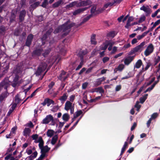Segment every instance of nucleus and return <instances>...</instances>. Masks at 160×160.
Wrapping results in <instances>:
<instances>
[{"label":"nucleus","mask_w":160,"mask_h":160,"mask_svg":"<svg viewBox=\"0 0 160 160\" xmlns=\"http://www.w3.org/2000/svg\"><path fill=\"white\" fill-rule=\"evenodd\" d=\"M74 23L67 22L62 25L58 27L54 31V33H61L62 36H66L70 32V28L74 25Z\"/></svg>","instance_id":"obj_1"},{"label":"nucleus","mask_w":160,"mask_h":160,"mask_svg":"<svg viewBox=\"0 0 160 160\" xmlns=\"http://www.w3.org/2000/svg\"><path fill=\"white\" fill-rule=\"evenodd\" d=\"M11 78H12V76L10 77L9 78L7 77L5 78L4 80L0 83V89H4L5 90L4 93L0 95V101L1 102L3 101L8 95L6 90L10 84L12 83V81L10 80V79Z\"/></svg>","instance_id":"obj_2"},{"label":"nucleus","mask_w":160,"mask_h":160,"mask_svg":"<svg viewBox=\"0 0 160 160\" xmlns=\"http://www.w3.org/2000/svg\"><path fill=\"white\" fill-rule=\"evenodd\" d=\"M115 44V42L112 40H106L101 46V49L102 50H105L109 46L108 50L109 51H111L112 46L114 45Z\"/></svg>","instance_id":"obj_3"},{"label":"nucleus","mask_w":160,"mask_h":160,"mask_svg":"<svg viewBox=\"0 0 160 160\" xmlns=\"http://www.w3.org/2000/svg\"><path fill=\"white\" fill-rule=\"evenodd\" d=\"M50 52V49H43L42 48L35 50L33 52V54L38 56L42 55L44 57H46Z\"/></svg>","instance_id":"obj_4"},{"label":"nucleus","mask_w":160,"mask_h":160,"mask_svg":"<svg viewBox=\"0 0 160 160\" xmlns=\"http://www.w3.org/2000/svg\"><path fill=\"white\" fill-rule=\"evenodd\" d=\"M22 70V67L17 66L16 68L13 71V73L15 74V77L14 78L12 82H14L15 83H17V82L21 75Z\"/></svg>","instance_id":"obj_5"},{"label":"nucleus","mask_w":160,"mask_h":160,"mask_svg":"<svg viewBox=\"0 0 160 160\" xmlns=\"http://www.w3.org/2000/svg\"><path fill=\"white\" fill-rule=\"evenodd\" d=\"M47 66V63L44 62H42L39 66L35 74L37 76L40 75L42 72H43L46 68Z\"/></svg>","instance_id":"obj_6"},{"label":"nucleus","mask_w":160,"mask_h":160,"mask_svg":"<svg viewBox=\"0 0 160 160\" xmlns=\"http://www.w3.org/2000/svg\"><path fill=\"white\" fill-rule=\"evenodd\" d=\"M74 104L69 101H67L65 104L64 109L68 111L69 110L70 111V113L72 114L74 112Z\"/></svg>","instance_id":"obj_7"},{"label":"nucleus","mask_w":160,"mask_h":160,"mask_svg":"<svg viewBox=\"0 0 160 160\" xmlns=\"http://www.w3.org/2000/svg\"><path fill=\"white\" fill-rule=\"evenodd\" d=\"M50 148H48L47 145L43 147L41 149V154L38 159V160H42V159L46 157L45 153L48 152L50 150Z\"/></svg>","instance_id":"obj_8"},{"label":"nucleus","mask_w":160,"mask_h":160,"mask_svg":"<svg viewBox=\"0 0 160 160\" xmlns=\"http://www.w3.org/2000/svg\"><path fill=\"white\" fill-rule=\"evenodd\" d=\"M154 48L152 44H149L144 51V54L146 56H148L151 54L153 51Z\"/></svg>","instance_id":"obj_9"},{"label":"nucleus","mask_w":160,"mask_h":160,"mask_svg":"<svg viewBox=\"0 0 160 160\" xmlns=\"http://www.w3.org/2000/svg\"><path fill=\"white\" fill-rule=\"evenodd\" d=\"M146 42L143 41L140 44V45L137 46L133 49V52H141L143 49V47L145 44Z\"/></svg>","instance_id":"obj_10"},{"label":"nucleus","mask_w":160,"mask_h":160,"mask_svg":"<svg viewBox=\"0 0 160 160\" xmlns=\"http://www.w3.org/2000/svg\"><path fill=\"white\" fill-rule=\"evenodd\" d=\"M140 9L143 10L145 12L146 16H148L151 13V9L148 6L146 7L143 6L140 8Z\"/></svg>","instance_id":"obj_11"},{"label":"nucleus","mask_w":160,"mask_h":160,"mask_svg":"<svg viewBox=\"0 0 160 160\" xmlns=\"http://www.w3.org/2000/svg\"><path fill=\"white\" fill-rule=\"evenodd\" d=\"M33 38V36L32 34H30L28 36L25 43L26 46L28 47H29L30 46Z\"/></svg>","instance_id":"obj_12"},{"label":"nucleus","mask_w":160,"mask_h":160,"mask_svg":"<svg viewBox=\"0 0 160 160\" xmlns=\"http://www.w3.org/2000/svg\"><path fill=\"white\" fill-rule=\"evenodd\" d=\"M53 117L51 115H47L46 118L42 120V123L44 124H48L52 120Z\"/></svg>","instance_id":"obj_13"},{"label":"nucleus","mask_w":160,"mask_h":160,"mask_svg":"<svg viewBox=\"0 0 160 160\" xmlns=\"http://www.w3.org/2000/svg\"><path fill=\"white\" fill-rule=\"evenodd\" d=\"M26 14V11L25 10H23L20 12L19 17V19L20 22H22L24 20V17Z\"/></svg>","instance_id":"obj_14"},{"label":"nucleus","mask_w":160,"mask_h":160,"mask_svg":"<svg viewBox=\"0 0 160 160\" xmlns=\"http://www.w3.org/2000/svg\"><path fill=\"white\" fill-rule=\"evenodd\" d=\"M80 53L82 52V55L80 57H81V62L79 64L78 66L77 67L76 69V70L77 71L78 70H79L80 68H81L82 67V65L83 64V57L82 56L83 55H85L86 54V52H84L83 51H80Z\"/></svg>","instance_id":"obj_15"},{"label":"nucleus","mask_w":160,"mask_h":160,"mask_svg":"<svg viewBox=\"0 0 160 160\" xmlns=\"http://www.w3.org/2000/svg\"><path fill=\"white\" fill-rule=\"evenodd\" d=\"M53 29L52 28L50 29L48 31H47L46 33L43 36L42 38L41 39L42 41V43L44 42V41L48 38V36H49L50 33L52 32Z\"/></svg>","instance_id":"obj_16"},{"label":"nucleus","mask_w":160,"mask_h":160,"mask_svg":"<svg viewBox=\"0 0 160 160\" xmlns=\"http://www.w3.org/2000/svg\"><path fill=\"white\" fill-rule=\"evenodd\" d=\"M35 143H39L38 144L39 147V148L41 149L44 146V142L42 139V138L40 136L39 137L37 141H36L35 142Z\"/></svg>","instance_id":"obj_17"},{"label":"nucleus","mask_w":160,"mask_h":160,"mask_svg":"<svg viewBox=\"0 0 160 160\" xmlns=\"http://www.w3.org/2000/svg\"><path fill=\"white\" fill-rule=\"evenodd\" d=\"M58 78L61 81H64L67 78L68 76L67 75H66V72L62 71Z\"/></svg>","instance_id":"obj_18"},{"label":"nucleus","mask_w":160,"mask_h":160,"mask_svg":"<svg viewBox=\"0 0 160 160\" xmlns=\"http://www.w3.org/2000/svg\"><path fill=\"white\" fill-rule=\"evenodd\" d=\"M91 2L90 0L82 1L79 4V5L81 6H85L91 5Z\"/></svg>","instance_id":"obj_19"},{"label":"nucleus","mask_w":160,"mask_h":160,"mask_svg":"<svg viewBox=\"0 0 160 160\" xmlns=\"http://www.w3.org/2000/svg\"><path fill=\"white\" fill-rule=\"evenodd\" d=\"M68 96V94L67 93H64L62 96L60 97L59 100L61 102L62 104L64 103V102L67 99Z\"/></svg>","instance_id":"obj_20"},{"label":"nucleus","mask_w":160,"mask_h":160,"mask_svg":"<svg viewBox=\"0 0 160 160\" xmlns=\"http://www.w3.org/2000/svg\"><path fill=\"white\" fill-rule=\"evenodd\" d=\"M57 49V50H59L58 52L61 53L62 55H64L66 52V49L64 47H62L61 46H58Z\"/></svg>","instance_id":"obj_21"},{"label":"nucleus","mask_w":160,"mask_h":160,"mask_svg":"<svg viewBox=\"0 0 160 160\" xmlns=\"http://www.w3.org/2000/svg\"><path fill=\"white\" fill-rule=\"evenodd\" d=\"M16 11L14 10H12L11 13V16L10 18V22H11L14 21L16 17Z\"/></svg>","instance_id":"obj_22"},{"label":"nucleus","mask_w":160,"mask_h":160,"mask_svg":"<svg viewBox=\"0 0 160 160\" xmlns=\"http://www.w3.org/2000/svg\"><path fill=\"white\" fill-rule=\"evenodd\" d=\"M88 8H79L74 11L73 12V15H76L81 12H83V11L86 10Z\"/></svg>","instance_id":"obj_23"},{"label":"nucleus","mask_w":160,"mask_h":160,"mask_svg":"<svg viewBox=\"0 0 160 160\" xmlns=\"http://www.w3.org/2000/svg\"><path fill=\"white\" fill-rule=\"evenodd\" d=\"M144 71V68L143 67L142 68V70L139 72V74L138 75H137V82H138L139 84L144 79V75L142 77L141 80H140L138 78L139 76V75H141L142 73Z\"/></svg>","instance_id":"obj_24"},{"label":"nucleus","mask_w":160,"mask_h":160,"mask_svg":"<svg viewBox=\"0 0 160 160\" xmlns=\"http://www.w3.org/2000/svg\"><path fill=\"white\" fill-rule=\"evenodd\" d=\"M134 57L133 56H129L126 58L124 60V63L125 64H129L133 60Z\"/></svg>","instance_id":"obj_25"},{"label":"nucleus","mask_w":160,"mask_h":160,"mask_svg":"<svg viewBox=\"0 0 160 160\" xmlns=\"http://www.w3.org/2000/svg\"><path fill=\"white\" fill-rule=\"evenodd\" d=\"M142 63L141 59H139L136 62L134 65V68H139L142 65Z\"/></svg>","instance_id":"obj_26"},{"label":"nucleus","mask_w":160,"mask_h":160,"mask_svg":"<svg viewBox=\"0 0 160 160\" xmlns=\"http://www.w3.org/2000/svg\"><path fill=\"white\" fill-rule=\"evenodd\" d=\"M31 131V130L28 128H25L23 132V135L25 136H29Z\"/></svg>","instance_id":"obj_27"},{"label":"nucleus","mask_w":160,"mask_h":160,"mask_svg":"<svg viewBox=\"0 0 160 160\" xmlns=\"http://www.w3.org/2000/svg\"><path fill=\"white\" fill-rule=\"evenodd\" d=\"M128 146V144L127 142H125L123 146V147L122 148L121 152L120 154V156H122V155L123 154V153L125 152V150H126V149L127 148Z\"/></svg>","instance_id":"obj_28"},{"label":"nucleus","mask_w":160,"mask_h":160,"mask_svg":"<svg viewBox=\"0 0 160 160\" xmlns=\"http://www.w3.org/2000/svg\"><path fill=\"white\" fill-rule=\"evenodd\" d=\"M116 34L115 31H112L108 32L107 34V36L110 38H112L116 36Z\"/></svg>","instance_id":"obj_29"},{"label":"nucleus","mask_w":160,"mask_h":160,"mask_svg":"<svg viewBox=\"0 0 160 160\" xmlns=\"http://www.w3.org/2000/svg\"><path fill=\"white\" fill-rule=\"evenodd\" d=\"M63 3L62 0H59L57 2L53 4L52 6L54 8H57L60 5Z\"/></svg>","instance_id":"obj_30"},{"label":"nucleus","mask_w":160,"mask_h":160,"mask_svg":"<svg viewBox=\"0 0 160 160\" xmlns=\"http://www.w3.org/2000/svg\"><path fill=\"white\" fill-rule=\"evenodd\" d=\"M95 92H99L101 94V96H102V94L104 92V90L103 89L102 87H99L98 88H95Z\"/></svg>","instance_id":"obj_31"},{"label":"nucleus","mask_w":160,"mask_h":160,"mask_svg":"<svg viewBox=\"0 0 160 160\" xmlns=\"http://www.w3.org/2000/svg\"><path fill=\"white\" fill-rule=\"evenodd\" d=\"M58 138V136L57 135H55L52 137L51 141V143L52 145L55 144Z\"/></svg>","instance_id":"obj_32"},{"label":"nucleus","mask_w":160,"mask_h":160,"mask_svg":"<svg viewBox=\"0 0 160 160\" xmlns=\"http://www.w3.org/2000/svg\"><path fill=\"white\" fill-rule=\"evenodd\" d=\"M69 116L68 113H65L63 114L62 119L65 121H67L69 119Z\"/></svg>","instance_id":"obj_33"},{"label":"nucleus","mask_w":160,"mask_h":160,"mask_svg":"<svg viewBox=\"0 0 160 160\" xmlns=\"http://www.w3.org/2000/svg\"><path fill=\"white\" fill-rule=\"evenodd\" d=\"M46 99L48 106H49L51 104H52L53 105L54 104V102L52 100L48 98H46Z\"/></svg>","instance_id":"obj_34"},{"label":"nucleus","mask_w":160,"mask_h":160,"mask_svg":"<svg viewBox=\"0 0 160 160\" xmlns=\"http://www.w3.org/2000/svg\"><path fill=\"white\" fill-rule=\"evenodd\" d=\"M39 4L40 2H36L32 4L30 6V7L33 10L38 7Z\"/></svg>","instance_id":"obj_35"},{"label":"nucleus","mask_w":160,"mask_h":160,"mask_svg":"<svg viewBox=\"0 0 160 160\" xmlns=\"http://www.w3.org/2000/svg\"><path fill=\"white\" fill-rule=\"evenodd\" d=\"M106 78L104 77H102V78L98 79L97 81V84L98 85H100L102 82L104 81L105 80Z\"/></svg>","instance_id":"obj_36"},{"label":"nucleus","mask_w":160,"mask_h":160,"mask_svg":"<svg viewBox=\"0 0 160 160\" xmlns=\"http://www.w3.org/2000/svg\"><path fill=\"white\" fill-rule=\"evenodd\" d=\"M82 113V112L81 110L78 111L76 112L73 115L74 118H76L79 117Z\"/></svg>","instance_id":"obj_37"},{"label":"nucleus","mask_w":160,"mask_h":160,"mask_svg":"<svg viewBox=\"0 0 160 160\" xmlns=\"http://www.w3.org/2000/svg\"><path fill=\"white\" fill-rule=\"evenodd\" d=\"M91 16L92 15H90L84 18L83 20L81 22L80 24L81 25L82 24L85 22H87V21H88L91 18Z\"/></svg>","instance_id":"obj_38"},{"label":"nucleus","mask_w":160,"mask_h":160,"mask_svg":"<svg viewBox=\"0 0 160 160\" xmlns=\"http://www.w3.org/2000/svg\"><path fill=\"white\" fill-rule=\"evenodd\" d=\"M47 134L48 137H51L53 135L54 131L52 130H48L47 132Z\"/></svg>","instance_id":"obj_39"},{"label":"nucleus","mask_w":160,"mask_h":160,"mask_svg":"<svg viewBox=\"0 0 160 160\" xmlns=\"http://www.w3.org/2000/svg\"><path fill=\"white\" fill-rule=\"evenodd\" d=\"M39 137H38V135L37 134H33L31 136V138L32 139L34 140V142L35 143V142L36 141H37Z\"/></svg>","instance_id":"obj_40"},{"label":"nucleus","mask_w":160,"mask_h":160,"mask_svg":"<svg viewBox=\"0 0 160 160\" xmlns=\"http://www.w3.org/2000/svg\"><path fill=\"white\" fill-rule=\"evenodd\" d=\"M77 4L76 2H73L71 3H70L68 5L66 6L67 8H71L73 7V6Z\"/></svg>","instance_id":"obj_41"},{"label":"nucleus","mask_w":160,"mask_h":160,"mask_svg":"<svg viewBox=\"0 0 160 160\" xmlns=\"http://www.w3.org/2000/svg\"><path fill=\"white\" fill-rule=\"evenodd\" d=\"M155 86V84H153L150 87L148 88L144 92L146 93L148 92H150L154 88Z\"/></svg>","instance_id":"obj_42"},{"label":"nucleus","mask_w":160,"mask_h":160,"mask_svg":"<svg viewBox=\"0 0 160 160\" xmlns=\"http://www.w3.org/2000/svg\"><path fill=\"white\" fill-rule=\"evenodd\" d=\"M55 58V60H52L51 61L52 64H53L55 62H56V63H58L61 59V58H59V56H58L57 58Z\"/></svg>","instance_id":"obj_43"},{"label":"nucleus","mask_w":160,"mask_h":160,"mask_svg":"<svg viewBox=\"0 0 160 160\" xmlns=\"http://www.w3.org/2000/svg\"><path fill=\"white\" fill-rule=\"evenodd\" d=\"M139 102L138 101L137 102L136 104L135 105V107L137 108V111L138 112L139 110L141 107V105L139 104Z\"/></svg>","instance_id":"obj_44"},{"label":"nucleus","mask_w":160,"mask_h":160,"mask_svg":"<svg viewBox=\"0 0 160 160\" xmlns=\"http://www.w3.org/2000/svg\"><path fill=\"white\" fill-rule=\"evenodd\" d=\"M6 30V28L3 26H2L0 27V33L4 32Z\"/></svg>","instance_id":"obj_45"},{"label":"nucleus","mask_w":160,"mask_h":160,"mask_svg":"<svg viewBox=\"0 0 160 160\" xmlns=\"http://www.w3.org/2000/svg\"><path fill=\"white\" fill-rule=\"evenodd\" d=\"M118 47L114 46L112 48V51L111 52V54H114L117 51Z\"/></svg>","instance_id":"obj_46"},{"label":"nucleus","mask_w":160,"mask_h":160,"mask_svg":"<svg viewBox=\"0 0 160 160\" xmlns=\"http://www.w3.org/2000/svg\"><path fill=\"white\" fill-rule=\"evenodd\" d=\"M124 66L122 64L119 65L118 67L116 68L117 70L121 71L123 69Z\"/></svg>","instance_id":"obj_47"},{"label":"nucleus","mask_w":160,"mask_h":160,"mask_svg":"<svg viewBox=\"0 0 160 160\" xmlns=\"http://www.w3.org/2000/svg\"><path fill=\"white\" fill-rule=\"evenodd\" d=\"M62 145V143H60V140L58 141V143L56 145L53 149V150H57L58 148L61 146Z\"/></svg>","instance_id":"obj_48"},{"label":"nucleus","mask_w":160,"mask_h":160,"mask_svg":"<svg viewBox=\"0 0 160 160\" xmlns=\"http://www.w3.org/2000/svg\"><path fill=\"white\" fill-rule=\"evenodd\" d=\"M96 8V7L95 5L93 6L92 7L91 10V12L92 14L94 13L95 12Z\"/></svg>","instance_id":"obj_49"},{"label":"nucleus","mask_w":160,"mask_h":160,"mask_svg":"<svg viewBox=\"0 0 160 160\" xmlns=\"http://www.w3.org/2000/svg\"><path fill=\"white\" fill-rule=\"evenodd\" d=\"M158 113H154L151 115V118H150L152 120L156 118L158 116Z\"/></svg>","instance_id":"obj_50"},{"label":"nucleus","mask_w":160,"mask_h":160,"mask_svg":"<svg viewBox=\"0 0 160 160\" xmlns=\"http://www.w3.org/2000/svg\"><path fill=\"white\" fill-rule=\"evenodd\" d=\"M48 4V0H44L42 5V6L43 8H46L47 5Z\"/></svg>","instance_id":"obj_51"},{"label":"nucleus","mask_w":160,"mask_h":160,"mask_svg":"<svg viewBox=\"0 0 160 160\" xmlns=\"http://www.w3.org/2000/svg\"><path fill=\"white\" fill-rule=\"evenodd\" d=\"M146 19V18L144 16H142L139 19L138 21V22L139 23H141L144 21Z\"/></svg>","instance_id":"obj_52"},{"label":"nucleus","mask_w":160,"mask_h":160,"mask_svg":"<svg viewBox=\"0 0 160 160\" xmlns=\"http://www.w3.org/2000/svg\"><path fill=\"white\" fill-rule=\"evenodd\" d=\"M59 109V107L58 106H54L52 109V111L55 112L58 111Z\"/></svg>","instance_id":"obj_53"},{"label":"nucleus","mask_w":160,"mask_h":160,"mask_svg":"<svg viewBox=\"0 0 160 160\" xmlns=\"http://www.w3.org/2000/svg\"><path fill=\"white\" fill-rule=\"evenodd\" d=\"M20 100H21L19 99L18 96V95L16 96L15 99V103H17V104L19 102Z\"/></svg>","instance_id":"obj_54"},{"label":"nucleus","mask_w":160,"mask_h":160,"mask_svg":"<svg viewBox=\"0 0 160 160\" xmlns=\"http://www.w3.org/2000/svg\"><path fill=\"white\" fill-rule=\"evenodd\" d=\"M17 106V103H14L11 105V106L10 107V109L11 110H12L13 111V110L15 109L16 108Z\"/></svg>","instance_id":"obj_55"},{"label":"nucleus","mask_w":160,"mask_h":160,"mask_svg":"<svg viewBox=\"0 0 160 160\" xmlns=\"http://www.w3.org/2000/svg\"><path fill=\"white\" fill-rule=\"evenodd\" d=\"M109 58L107 57H104L102 59V61L104 63H105L109 60Z\"/></svg>","instance_id":"obj_56"},{"label":"nucleus","mask_w":160,"mask_h":160,"mask_svg":"<svg viewBox=\"0 0 160 160\" xmlns=\"http://www.w3.org/2000/svg\"><path fill=\"white\" fill-rule=\"evenodd\" d=\"M75 95H72L69 98V101H70V102H71L72 103L73 102V101L75 99Z\"/></svg>","instance_id":"obj_57"},{"label":"nucleus","mask_w":160,"mask_h":160,"mask_svg":"<svg viewBox=\"0 0 160 160\" xmlns=\"http://www.w3.org/2000/svg\"><path fill=\"white\" fill-rule=\"evenodd\" d=\"M37 90H36L35 91H34V92H33L31 94V95L28 96V97L27 98L24 100V102H25L27 99H28V98H31L33 96H34L35 95V93L36 91H37Z\"/></svg>","instance_id":"obj_58"},{"label":"nucleus","mask_w":160,"mask_h":160,"mask_svg":"<svg viewBox=\"0 0 160 160\" xmlns=\"http://www.w3.org/2000/svg\"><path fill=\"white\" fill-rule=\"evenodd\" d=\"M152 121V120L150 118L147 121L146 125H147V127L148 128H149L150 127V124L151 123V121Z\"/></svg>","instance_id":"obj_59"},{"label":"nucleus","mask_w":160,"mask_h":160,"mask_svg":"<svg viewBox=\"0 0 160 160\" xmlns=\"http://www.w3.org/2000/svg\"><path fill=\"white\" fill-rule=\"evenodd\" d=\"M55 83L53 82H52L48 85V87L50 89H51L54 86Z\"/></svg>","instance_id":"obj_60"},{"label":"nucleus","mask_w":160,"mask_h":160,"mask_svg":"<svg viewBox=\"0 0 160 160\" xmlns=\"http://www.w3.org/2000/svg\"><path fill=\"white\" fill-rule=\"evenodd\" d=\"M160 61V57L158 56L157 58L155 59V64H157Z\"/></svg>","instance_id":"obj_61"},{"label":"nucleus","mask_w":160,"mask_h":160,"mask_svg":"<svg viewBox=\"0 0 160 160\" xmlns=\"http://www.w3.org/2000/svg\"><path fill=\"white\" fill-rule=\"evenodd\" d=\"M121 88V86L120 85H117L115 88V91H119Z\"/></svg>","instance_id":"obj_62"},{"label":"nucleus","mask_w":160,"mask_h":160,"mask_svg":"<svg viewBox=\"0 0 160 160\" xmlns=\"http://www.w3.org/2000/svg\"><path fill=\"white\" fill-rule=\"evenodd\" d=\"M20 32L19 31L18 29H16L14 31V34L15 36H18L19 35Z\"/></svg>","instance_id":"obj_63"},{"label":"nucleus","mask_w":160,"mask_h":160,"mask_svg":"<svg viewBox=\"0 0 160 160\" xmlns=\"http://www.w3.org/2000/svg\"><path fill=\"white\" fill-rule=\"evenodd\" d=\"M146 99L144 97H141L139 99L140 102L142 104Z\"/></svg>","instance_id":"obj_64"}]
</instances>
